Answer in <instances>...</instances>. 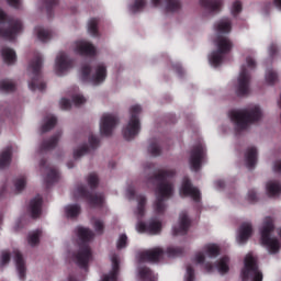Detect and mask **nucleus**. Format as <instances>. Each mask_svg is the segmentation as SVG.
I'll return each mask as SVG.
<instances>
[{
	"instance_id": "35",
	"label": "nucleus",
	"mask_w": 281,
	"mask_h": 281,
	"mask_svg": "<svg viewBox=\"0 0 281 281\" xmlns=\"http://www.w3.org/2000/svg\"><path fill=\"white\" fill-rule=\"evenodd\" d=\"M81 213L80 204H68L65 206V214L68 218H77Z\"/></svg>"
},
{
	"instance_id": "36",
	"label": "nucleus",
	"mask_w": 281,
	"mask_h": 281,
	"mask_svg": "<svg viewBox=\"0 0 281 281\" xmlns=\"http://www.w3.org/2000/svg\"><path fill=\"white\" fill-rule=\"evenodd\" d=\"M267 193L269 198H274L281 193V186L278 181H269L267 183Z\"/></svg>"
},
{
	"instance_id": "63",
	"label": "nucleus",
	"mask_w": 281,
	"mask_h": 281,
	"mask_svg": "<svg viewBox=\"0 0 281 281\" xmlns=\"http://www.w3.org/2000/svg\"><path fill=\"white\" fill-rule=\"evenodd\" d=\"M7 3L13 9H20L21 7V0H7Z\"/></svg>"
},
{
	"instance_id": "25",
	"label": "nucleus",
	"mask_w": 281,
	"mask_h": 281,
	"mask_svg": "<svg viewBox=\"0 0 281 281\" xmlns=\"http://www.w3.org/2000/svg\"><path fill=\"white\" fill-rule=\"evenodd\" d=\"M60 137L61 132H57L48 139H44L40 145V151H49L55 149L59 143Z\"/></svg>"
},
{
	"instance_id": "29",
	"label": "nucleus",
	"mask_w": 281,
	"mask_h": 281,
	"mask_svg": "<svg viewBox=\"0 0 281 281\" xmlns=\"http://www.w3.org/2000/svg\"><path fill=\"white\" fill-rule=\"evenodd\" d=\"M200 5L210 13H220L223 5V0H200Z\"/></svg>"
},
{
	"instance_id": "62",
	"label": "nucleus",
	"mask_w": 281,
	"mask_h": 281,
	"mask_svg": "<svg viewBox=\"0 0 281 281\" xmlns=\"http://www.w3.org/2000/svg\"><path fill=\"white\" fill-rule=\"evenodd\" d=\"M195 262L199 263V265H203L205 262V255H204V252L199 251L195 255Z\"/></svg>"
},
{
	"instance_id": "51",
	"label": "nucleus",
	"mask_w": 281,
	"mask_h": 281,
	"mask_svg": "<svg viewBox=\"0 0 281 281\" xmlns=\"http://www.w3.org/2000/svg\"><path fill=\"white\" fill-rule=\"evenodd\" d=\"M92 225L97 234L102 235L104 233V222L101 218H93Z\"/></svg>"
},
{
	"instance_id": "48",
	"label": "nucleus",
	"mask_w": 281,
	"mask_h": 281,
	"mask_svg": "<svg viewBox=\"0 0 281 281\" xmlns=\"http://www.w3.org/2000/svg\"><path fill=\"white\" fill-rule=\"evenodd\" d=\"M90 151V147L88 144H83L80 148L74 150V159L78 160L85 155H88Z\"/></svg>"
},
{
	"instance_id": "21",
	"label": "nucleus",
	"mask_w": 281,
	"mask_h": 281,
	"mask_svg": "<svg viewBox=\"0 0 281 281\" xmlns=\"http://www.w3.org/2000/svg\"><path fill=\"white\" fill-rule=\"evenodd\" d=\"M254 234V227L250 222H244L240 224L237 235V243L245 245Z\"/></svg>"
},
{
	"instance_id": "12",
	"label": "nucleus",
	"mask_w": 281,
	"mask_h": 281,
	"mask_svg": "<svg viewBox=\"0 0 281 281\" xmlns=\"http://www.w3.org/2000/svg\"><path fill=\"white\" fill-rule=\"evenodd\" d=\"M206 156V147L203 144H196L190 151L189 164L191 170L198 172L202 167V161Z\"/></svg>"
},
{
	"instance_id": "30",
	"label": "nucleus",
	"mask_w": 281,
	"mask_h": 281,
	"mask_svg": "<svg viewBox=\"0 0 281 281\" xmlns=\"http://www.w3.org/2000/svg\"><path fill=\"white\" fill-rule=\"evenodd\" d=\"M1 57L3 63L9 66L14 65L18 59L15 50L10 47L1 48Z\"/></svg>"
},
{
	"instance_id": "33",
	"label": "nucleus",
	"mask_w": 281,
	"mask_h": 281,
	"mask_svg": "<svg viewBox=\"0 0 281 281\" xmlns=\"http://www.w3.org/2000/svg\"><path fill=\"white\" fill-rule=\"evenodd\" d=\"M215 31L220 34H229L232 32L231 19H223L215 24Z\"/></svg>"
},
{
	"instance_id": "46",
	"label": "nucleus",
	"mask_w": 281,
	"mask_h": 281,
	"mask_svg": "<svg viewBox=\"0 0 281 281\" xmlns=\"http://www.w3.org/2000/svg\"><path fill=\"white\" fill-rule=\"evenodd\" d=\"M26 187V177L21 176L14 180V189L16 193H21Z\"/></svg>"
},
{
	"instance_id": "57",
	"label": "nucleus",
	"mask_w": 281,
	"mask_h": 281,
	"mask_svg": "<svg viewBox=\"0 0 281 281\" xmlns=\"http://www.w3.org/2000/svg\"><path fill=\"white\" fill-rule=\"evenodd\" d=\"M88 142H89L91 149H97L100 145V139L97 136H94L93 134L89 135Z\"/></svg>"
},
{
	"instance_id": "42",
	"label": "nucleus",
	"mask_w": 281,
	"mask_h": 281,
	"mask_svg": "<svg viewBox=\"0 0 281 281\" xmlns=\"http://www.w3.org/2000/svg\"><path fill=\"white\" fill-rule=\"evenodd\" d=\"M16 89V86L13 81L11 80H0V91L1 92H5V93H9V92H14Z\"/></svg>"
},
{
	"instance_id": "3",
	"label": "nucleus",
	"mask_w": 281,
	"mask_h": 281,
	"mask_svg": "<svg viewBox=\"0 0 281 281\" xmlns=\"http://www.w3.org/2000/svg\"><path fill=\"white\" fill-rule=\"evenodd\" d=\"M229 119L235 124L237 132L246 131L250 124L262 119V111L259 105L249 109L229 111Z\"/></svg>"
},
{
	"instance_id": "7",
	"label": "nucleus",
	"mask_w": 281,
	"mask_h": 281,
	"mask_svg": "<svg viewBox=\"0 0 281 281\" xmlns=\"http://www.w3.org/2000/svg\"><path fill=\"white\" fill-rule=\"evenodd\" d=\"M215 44L217 49L211 54L210 63L214 67H220L224 61L225 55L232 53L234 44L229 37L223 35L216 37Z\"/></svg>"
},
{
	"instance_id": "11",
	"label": "nucleus",
	"mask_w": 281,
	"mask_h": 281,
	"mask_svg": "<svg viewBox=\"0 0 281 281\" xmlns=\"http://www.w3.org/2000/svg\"><path fill=\"white\" fill-rule=\"evenodd\" d=\"M251 75L246 66H241L238 82L236 85V95L244 98L250 94Z\"/></svg>"
},
{
	"instance_id": "61",
	"label": "nucleus",
	"mask_w": 281,
	"mask_h": 281,
	"mask_svg": "<svg viewBox=\"0 0 281 281\" xmlns=\"http://www.w3.org/2000/svg\"><path fill=\"white\" fill-rule=\"evenodd\" d=\"M248 201L251 203H256L258 201V194L255 190L248 191Z\"/></svg>"
},
{
	"instance_id": "6",
	"label": "nucleus",
	"mask_w": 281,
	"mask_h": 281,
	"mask_svg": "<svg viewBox=\"0 0 281 281\" xmlns=\"http://www.w3.org/2000/svg\"><path fill=\"white\" fill-rule=\"evenodd\" d=\"M276 231L273 217L267 216L260 229L261 244L266 246L270 254H277L280 250V240L278 237H271V233Z\"/></svg>"
},
{
	"instance_id": "47",
	"label": "nucleus",
	"mask_w": 281,
	"mask_h": 281,
	"mask_svg": "<svg viewBox=\"0 0 281 281\" xmlns=\"http://www.w3.org/2000/svg\"><path fill=\"white\" fill-rule=\"evenodd\" d=\"M42 235V232L41 231H35L33 232L32 234H30L27 236V244L31 246V247H35L36 245L40 244V237Z\"/></svg>"
},
{
	"instance_id": "14",
	"label": "nucleus",
	"mask_w": 281,
	"mask_h": 281,
	"mask_svg": "<svg viewBox=\"0 0 281 281\" xmlns=\"http://www.w3.org/2000/svg\"><path fill=\"white\" fill-rule=\"evenodd\" d=\"M181 193L184 196H190L194 202L199 203L202 200L201 191L194 187L189 177H184L181 186Z\"/></svg>"
},
{
	"instance_id": "41",
	"label": "nucleus",
	"mask_w": 281,
	"mask_h": 281,
	"mask_svg": "<svg viewBox=\"0 0 281 281\" xmlns=\"http://www.w3.org/2000/svg\"><path fill=\"white\" fill-rule=\"evenodd\" d=\"M98 25H99V19H97V18H92L88 22V33L93 37L99 36Z\"/></svg>"
},
{
	"instance_id": "40",
	"label": "nucleus",
	"mask_w": 281,
	"mask_h": 281,
	"mask_svg": "<svg viewBox=\"0 0 281 281\" xmlns=\"http://www.w3.org/2000/svg\"><path fill=\"white\" fill-rule=\"evenodd\" d=\"M137 215L139 217H144L146 212L147 198L143 194H139L137 196Z\"/></svg>"
},
{
	"instance_id": "50",
	"label": "nucleus",
	"mask_w": 281,
	"mask_h": 281,
	"mask_svg": "<svg viewBox=\"0 0 281 281\" xmlns=\"http://www.w3.org/2000/svg\"><path fill=\"white\" fill-rule=\"evenodd\" d=\"M266 81L269 86L276 85L278 81V72L273 69H268L266 72Z\"/></svg>"
},
{
	"instance_id": "4",
	"label": "nucleus",
	"mask_w": 281,
	"mask_h": 281,
	"mask_svg": "<svg viewBox=\"0 0 281 281\" xmlns=\"http://www.w3.org/2000/svg\"><path fill=\"white\" fill-rule=\"evenodd\" d=\"M22 32V21L8 16L7 13L0 9V37L13 42L16 38V35Z\"/></svg>"
},
{
	"instance_id": "24",
	"label": "nucleus",
	"mask_w": 281,
	"mask_h": 281,
	"mask_svg": "<svg viewBox=\"0 0 281 281\" xmlns=\"http://www.w3.org/2000/svg\"><path fill=\"white\" fill-rule=\"evenodd\" d=\"M14 255V262L15 267L19 273V279L24 281L26 277V267H25V260L23 258V255L20 250H13Z\"/></svg>"
},
{
	"instance_id": "20",
	"label": "nucleus",
	"mask_w": 281,
	"mask_h": 281,
	"mask_svg": "<svg viewBox=\"0 0 281 281\" xmlns=\"http://www.w3.org/2000/svg\"><path fill=\"white\" fill-rule=\"evenodd\" d=\"M75 45V53L79 56L94 57L97 54L95 47L89 42L77 41Z\"/></svg>"
},
{
	"instance_id": "22",
	"label": "nucleus",
	"mask_w": 281,
	"mask_h": 281,
	"mask_svg": "<svg viewBox=\"0 0 281 281\" xmlns=\"http://www.w3.org/2000/svg\"><path fill=\"white\" fill-rule=\"evenodd\" d=\"M112 271L109 274H103L101 281H117L120 271V258L116 252L111 254Z\"/></svg>"
},
{
	"instance_id": "28",
	"label": "nucleus",
	"mask_w": 281,
	"mask_h": 281,
	"mask_svg": "<svg viewBox=\"0 0 281 281\" xmlns=\"http://www.w3.org/2000/svg\"><path fill=\"white\" fill-rule=\"evenodd\" d=\"M108 76V69L104 64H99L95 66V72L92 75L91 80L93 85L98 86L105 81Z\"/></svg>"
},
{
	"instance_id": "39",
	"label": "nucleus",
	"mask_w": 281,
	"mask_h": 281,
	"mask_svg": "<svg viewBox=\"0 0 281 281\" xmlns=\"http://www.w3.org/2000/svg\"><path fill=\"white\" fill-rule=\"evenodd\" d=\"M204 251L210 258H216L221 255V248L216 244L205 245Z\"/></svg>"
},
{
	"instance_id": "58",
	"label": "nucleus",
	"mask_w": 281,
	"mask_h": 281,
	"mask_svg": "<svg viewBox=\"0 0 281 281\" xmlns=\"http://www.w3.org/2000/svg\"><path fill=\"white\" fill-rule=\"evenodd\" d=\"M87 102L86 98L80 94L72 95V103L75 106H80Z\"/></svg>"
},
{
	"instance_id": "1",
	"label": "nucleus",
	"mask_w": 281,
	"mask_h": 281,
	"mask_svg": "<svg viewBox=\"0 0 281 281\" xmlns=\"http://www.w3.org/2000/svg\"><path fill=\"white\" fill-rule=\"evenodd\" d=\"M176 173L175 169L159 170L148 178L149 183L155 184L157 182V196L154 203V209L157 214L165 213L167 207L165 202L173 194L172 179L176 177Z\"/></svg>"
},
{
	"instance_id": "32",
	"label": "nucleus",
	"mask_w": 281,
	"mask_h": 281,
	"mask_svg": "<svg viewBox=\"0 0 281 281\" xmlns=\"http://www.w3.org/2000/svg\"><path fill=\"white\" fill-rule=\"evenodd\" d=\"M12 160V147L8 146L0 154V170L10 166Z\"/></svg>"
},
{
	"instance_id": "56",
	"label": "nucleus",
	"mask_w": 281,
	"mask_h": 281,
	"mask_svg": "<svg viewBox=\"0 0 281 281\" xmlns=\"http://www.w3.org/2000/svg\"><path fill=\"white\" fill-rule=\"evenodd\" d=\"M60 110L70 111L71 110V101L67 98H61L59 101Z\"/></svg>"
},
{
	"instance_id": "18",
	"label": "nucleus",
	"mask_w": 281,
	"mask_h": 281,
	"mask_svg": "<svg viewBox=\"0 0 281 281\" xmlns=\"http://www.w3.org/2000/svg\"><path fill=\"white\" fill-rule=\"evenodd\" d=\"M137 231L139 233H148L150 235L160 234L162 231V223L157 220H150L148 223L139 222L137 224Z\"/></svg>"
},
{
	"instance_id": "26",
	"label": "nucleus",
	"mask_w": 281,
	"mask_h": 281,
	"mask_svg": "<svg viewBox=\"0 0 281 281\" xmlns=\"http://www.w3.org/2000/svg\"><path fill=\"white\" fill-rule=\"evenodd\" d=\"M245 162L248 169H255L258 164V149L255 146L248 147L245 153Z\"/></svg>"
},
{
	"instance_id": "23",
	"label": "nucleus",
	"mask_w": 281,
	"mask_h": 281,
	"mask_svg": "<svg viewBox=\"0 0 281 281\" xmlns=\"http://www.w3.org/2000/svg\"><path fill=\"white\" fill-rule=\"evenodd\" d=\"M43 198L36 195L30 201L29 212L32 218H38L42 215Z\"/></svg>"
},
{
	"instance_id": "43",
	"label": "nucleus",
	"mask_w": 281,
	"mask_h": 281,
	"mask_svg": "<svg viewBox=\"0 0 281 281\" xmlns=\"http://www.w3.org/2000/svg\"><path fill=\"white\" fill-rule=\"evenodd\" d=\"M57 125V117L50 116L41 127L42 134L50 132Z\"/></svg>"
},
{
	"instance_id": "27",
	"label": "nucleus",
	"mask_w": 281,
	"mask_h": 281,
	"mask_svg": "<svg viewBox=\"0 0 281 281\" xmlns=\"http://www.w3.org/2000/svg\"><path fill=\"white\" fill-rule=\"evenodd\" d=\"M166 2V12L167 13H176L181 10V1L180 0H164ZM151 3L155 8H158L161 4V0H151Z\"/></svg>"
},
{
	"instance_id": "54",
	"label": "nucleus",
	"mask_w": 281,
	"mask_h": 281,
	"mask_svg": "<svg viewBox=\"0 0 281 281\" xmlns=\"http://www.w3.org/2000/svg\"><path fill=\"white\" fill-rule=\"evenodd\" d=\"M243 12V3L240 1H235L232 8V15L234 18L238 16Z\"/></svg>"
},
{
	"instance_id": "13",
	"label": "nucleus",
	"mask_w": 281,
	"mask_h": 281,
	"mask_svg": "<svg viewBox=\"0 0 281 281\" xmlns=\"http://www.w3.org/2000/svg\"><path fill=\"white\" fill-rule=\"evenodd\" d=\"M120 123V119L114 114H103L100 122L101 136L110 137L113 134L114 128Z\"/></svg>"
},
{
	"instance_id": "16",
	"label": "nucleus",
	"mask_w": 281,
	"mask_h": 281,
	"mask_svg": "<svg viewBox=\"0 0 281 281\" xmlns=\"http://www.w3.org/2000/svg\"><path fill=\"white\" fill-rule=\"evenodd\" d=\"M40 168L41 169H45L48 170L44 182H45V187L47 189H49L54 183L58 182L59 180V172L56 168H52L47 165V159L43 158L40 161Z\"/></svg>"
},
{
	"instance_id": "59",
	"label": "nucleus",
	"mask_w": 281,
	"mask_h": 281,
	"mask_svg": "<svg viewBox=\"0 0 281 281\" xmlns=\"http://www.w3.org/2000/svg\"><path fill=\"white\" fill-rule=\"evenodd\" d=\"M195 280V270L191 265L187 266V280L186 281H194Z\"/></svg>"
},
{
	"instance_id": "60",
	"label": "nucleus",
	"mask_w": 281,
	"mask_h": 281,
	"mask_svg": "<svg viewBox=\"0 0 281 281\" xmlns=\"http://www.w3.org/2000/svg\"><path fill=\"white\" fill-rule=\"evenodd\" d=\"M11 260V254L8 250L1 252V266H5Z\"/></svg>"
},
{
	"instance_id": "17",
	"label": "nucleus",
	"mask_w": 281,
	"mask_h": 281,
	"mask_svg": "<svg viewBox=\"0 0 281 281\" xmlns=\"http://www.w3.org/2000/svg\"><path fill=\"white\" fill-rule=\"evenodd\" d=\"M165 256V250L161 247H154L151 249L140 252V260L151 263H158Z\"/></svg>"
},
{
	"instance_id": "64",
	"label": "nucleus",
	"mask_w": 281,
	"mask_h": 281,
	"mask_svg": "<svg viewBox=\"0 0 281 281\" xmlns=\"http://www.w3.org/2000/svg\"><path fill=\"white\" fill-rule=\"evenodd\" d=\"M273 171L277 173H281V160L274 161Z\"/></svg>"
},
{
	"instance_id": "5",
	"label": "nucleus",
	"mask_w": 281,
	"mask_h": 281,
	"mask_svg": "<svg viewBox=\"0 0 281 281\" xmlns=\"http://www.w3.org/2000/svg\"><path fill=\"white\" fill-rule=\"evenodd\" d=\"M43 56L35 54L34 58L30 61L27 70L31 71L32 77L29 81V89L31 91H45L46 83L42 81Z\"/></svg>"
},
{
	"instance_id": "53",
	"label": "nucleus",
	"mask_w": 281,
	"mask_h": 281,
	"mask_svg": "<svg viewBox=\"0 0 281 281\" xmlns=\"http://www.w3.org/2000/svg\"><path fill=\"white\" fill-rule=\"evenodd\" d=\"M127 240H128L127 235L126 234H121L119 239H117V243H116V248L119 250L124 249L127 246Z\"/></svg>"
},
{
	"instance_id": "55",
	"label": "nucleus",
	"mask_w": 281,
	"mask_h": 281,
	"mask_svg": "<svg viewBox=\"0 0 281 281\" xmlns=\"http://www.w3.org/2000/svg\"><path fill=\"white\" fill-rule=\"evenodd\" d=\"M91 74V67L89 65H85L81 67V80L83 82L89 80Z\"/></svg>"
},
{
	"instance_id": "38",
	"label": "nucleus",
	"mask_w": 281,
	"mask_h": 281,
	"mask_svg": "<svg viewBox=\"0 0 281 281\" xmlns=\"http://www.w3.org/2000/svg\"><path fill=\"white\" fill-rule=\"evenodd\" d=\"M59 0H43V5L46 10L48 19L54 16V9L58 5Z\"/></svg>"
},
{
	"instance_id": "44",
	"label": "nucleus",
	"mask_w": 281,
	"mask_h": 281,
	"mask_svg": "<svg viewBox=\"0 0 281 281\" xmlns=\"http://www.w3.org/2000/svg\"><path fill=\"white\" fill-rule=\"evenodd\" d=\"M228 263H229V257L228 256L222 257L217 263L218 272L222 274L227 273L229 271Z\"/></svg>"
},
{
	"instance_id": "49",
	"label": "nucleus",
	"mask_w": 281,
	"mask_h": 281,
	"mask_svg": "<svg viewBox=\"0 0 281 281\" xmlns=\"http://www.w3.org/2000/svg\"><path fill=\"white\" fill-rule=\"evenodd\" d=\"M146 0H134V3L131 5V11L133 13L142 12L146 8Z\"/></svg>"
},
{
	"instance_id": "10",
	"label": "nucleus",
	"mask_w": 281,
	"mask_h": 281,
	"mask_svg": "<svg viewBox=\"0 0 281 281\" xmlns=\"http://www.w3.org/2000/svg\"><path fill=\"white\" fill-rule=\"evenodd\" d=\"M75 198L85 199L90 206H102L104 196L102 194H92L85 184H78L74 191Z\"/></svg>"
},
{
	"instance_id": "8",
	"label": "nucleus",
	"mask_w": 281,
	"mask_h": 281,
	"mask_svg": "<svg viewBox=\"0 0 281 281\" xmlns=\"http://www.w3.org/2000/svg\"><path fill=\"white\" fill-rule=\"evenodd\" d=\"M142 113V106L136 104L130 109V121L127 125L123 128V137L125 140L131 142L138 136L140 132V120L139 114Z\"/></svg>"
},
{
	"instance_id": "52",
	"label": "nucleus",
	"mask_w": 281,
	"mask_h": 281,
	"mask_svg": "<svg viewBox=\"0 0 281 281\" xmlns=\"http://www.w3.org/2000/svg\"><path fill=\"white\" fill-rule=\"evenodd\" d=\"M183 255V248L181 247H168L167 248V256L170 258L180 257Z\"/></svg>"
},
{
	"instance_id": "45",
	"label": "nucleus",
	"mask_w": 281,
	"mask_h": 281,
	"mask_svg": "<svg viewBox=\"0 0 281 281\" xmlns=\"http://www.w3.org/2000/svg\"><path fill=\"white\" fill-rule=\"evenodd\" d=\"M99 176L95 172H91L87 177V183L90 187L91 190H94L99 186Z\"/></svg>"
},
{
	"instance_id": "37",
	"label": "nucleus",
	"mask_w": 281,
	"mask_h": 281,
	"mask_svg": "<svg viewBox=\"0 0 281 281\" xmlns=\"http://www.w3.org/2000/svg\"><path fill=\"white\" fill-rule=\"evenodd\" d=\"M148 153L153 157H159L161 155V146H160V140L157 138H154L150 140V144L148 146Z\"/></svg>"
},
{
	"instance_id": "15",
	"label": "nucleus",
	"mask_w": 281,
	"mask_h": 281,
	"mask_svg": "<svg viewBox=\"0 0 281 281\" xmlns=\"http://www.w3.org/2000/svg\"><path fill=\"white\" fill-rule=\"evenodd\" d=\"M75 61L70 59L66 53H59L55 61V71L57 76H63L66 71L74 67Z\"/></svg>"
},
{
	"instance_id": "2",
	"label": "nucleus",
	"mask_w": 281,
	"mask_h": 281,
	"mask_svg": "<svg viewBox=\"0 0 281 281\" xmlns=\"http://www.w3.org/2000/svg\"><path fill=\"white\" fill-rule=\"evenodd\" d=\"M77 236L81 240L79 244V249L76 254H74V260L76 265L85 270L89 269V262L92 260V250L89 245L95 234L92 229L87 227H78Z\"/></svg>"
},
{
	"instance_id": "19",
	"label": "nucleus",
	"mask_w": 281,
	"mask_h": 281,
	"mask_svg": "<svg viewBox=\"0 0 281 281\" xmlns=\"http://www.w3.org/2000/svg\"><path fill=\"white\" fill-rule=\"evenodd\" d=\"M179 221V225L172 228L173 236H184L190 229L191 220L186 211L180 213Z\"/></svg>"
},
{
	"instance_id": "34",
	"label": "nucleus",
	"mask_w": 281,
	"mask_h": 281,
	"mask_svg": "<svg viewBox=\"0 0 281 281\" xmlns=\"http://www.w3.org/2000/svg\"><path fill=\"white\" fill-rule=\"evenodd\" d=\"M138 278L140 281H155V276L149 267H140L138 269Z\"/></svg>"
},
{
	"instance_id": "9",
	"label": "nucleus",
	"mask_w": 281,
	"mask_h": 281,
	"mask_svg": "<svg viewBox=\"0 0 281 281\" xmlns=\"http://www.w3.org/2000/svg\"><path fill=\"white\" fill-rule=\"evenodd\" d=\"M240 277L243 281H263V273L259 269V265L255 256L248 254L245 257Z\"/></svg>"
},
{
	"instance_id": "31",
	"label": "nucleus",
	"mask_w": 281,
	"mask_h": 281,
	"mask_svg": "<svg viewBox=\"0 0 281 281\" xmlns=\"http://www.w3.org/2000/svg\"><path fill=\"white\" fill-rule=\"evenodd\" d=\"M34 32L40 42L46 43L53 38V31L46 30L43 26H35Z\"/></svg>"
}]
</instances>
